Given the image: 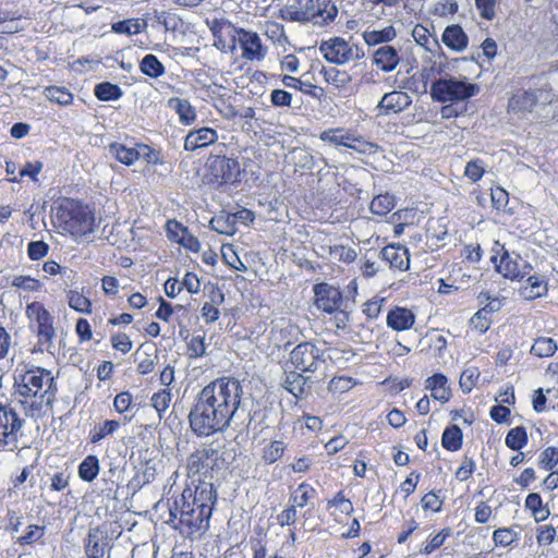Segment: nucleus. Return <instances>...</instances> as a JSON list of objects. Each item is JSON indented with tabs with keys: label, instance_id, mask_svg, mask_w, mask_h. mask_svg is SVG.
<instances>
[{
	"label": "nucleus",
	"instance_id": "nucleus-57",
	"mask_svg": "<svg viewBox=\"0 0 558 558\" xmlns=\"http://www.w3.org/2000/svg\"><path fill=\"white\" fill-rule=\"evenodd\" d=\"M210 227L213 230L220 234L232 235L236 228L232 221L231 215H219L210 220Z\"/></svg>",
	"mask_w": 558,
	"mask_h": 558
},
{
	"label": "nucleus",
	"instance_id": "nucleus-48",
	"mask_svg": "<svg viewBox=\"0 0 558 558\" xmlns=\"http://www.w3.org/2000/svg\"><path fill=\"white\" fill-rule=\"evenodd\" d=\"M287 450V445L282 440H270L262 450V459L266 464H272L279 461Z\"/></svg>",
	"mask_w": 558,
	"mask_h": 558
},
{
	"label": "nucleus",
	"instance_id": "nucleus-1",
	"mask_svg": "<svg viewBox=\"0 0 558 558\" xmlns=\"http://www.w3.org/2000/svg\"><path fill=\"white\" fill-rule=\"evenodd\" d=\"M242 384L233 376H221L208 383L196 395L190 410L191 430L198 437L227 430L242 403Z\"/></svg>",
	"mask_w": 558,
	"mask_h": 558
},
{
	"label": "nucleus",
	"instance_id": "nucleus-44",
	"mask_svg": "<svg viewBox=\"0 0 558 558\" xmlns=\"http://www.w3.org/2000/svg\"><path fill=\"white\" fill-rule=\"evenodd\" d=\"M11 287L21 291L20 295H22V292H25V293L40 292L43 290L44 284L37 278H34V277H31L27 275H20V276H15L12 279Z\"/></svg>",
	"mask_w": 558,
	"mask_h": 558
},
{
	"label": "nucleus",
	"instance_id": "nucleus-36",
	"mask_svg": "<svg viewBox=\"0 0 558 558\" xmlns=\"http://www.w3.org/2000/svg\"><path fill=\"white\" fill-rule=\"evenodd\" d=\"M327 510L335 509L331 512L332 515H337V511L347 517L351 515L354 511V507L352 501L345 496L343 489L337 492L332 498L328 499L326 502Z\"/></svg>",
	"mask_w": 558,
	"mask_h": 558
},
{
	"label": "nucleus",
	"instance_id": "nucleus-15",
	"mask_svg": "<svg viewBox=\"0 0 558 558\" xmlns=\"http://www.w3.org/2000/svg\"><path fill=\"white\" fill-rule=\"evenodd\" d=\"M233 29L242 50V59L247 61H262L267 53V49L263 45L258 34L242 27Z\"/></svg>",
	"mask_w": 558,
	"mask_h": 558
},
{
	"label": "nucleus",
	"instance_id": "nucleus-19",
	"mask_svg": "<svg viewBox=\"0 0 558 558\" xmlns=\"http://www.w3.org/2000/svg\"><path fill=\"white\" fill-rule=\"evenodd\" d=\"M218 132L209 126L191 130L184 138V150L195 151L208 147L218 141Z\"/></svg>",
	"mask_w": 558,
	"mask_h": 558
},
{
	"label": "nucleus",
	"instance_id": "nucleus-59",
	"mask_svg": "<svg viewBox=\"0 0 558 558\" xmlns=\"http://www.w3.org/2000/svg\"><path fill=\"white\" fill-rule=\"evenodd\" d=\"M43 162L39 160L35 161H27L21 169H20V178L13 177L10 178L9 181L13 183H17L21 181L22 178L28 177L32 181L36 182L38 181V174L43 170Z\"/></svg>",
	"mask_w": 558,
	"mask_h": 558
},
{
	"label": "nucleus",
	"instance_id": "nucleus-55",
	"mask_svg": "<svg viewBox=\"0 0 558 558\" xmlns=\"http://www.w3.org/2000/svg\"><path fill=\"white\" fill-rule=\"evenodd\" d=\"M395 207V199L389 194L375 196L369 205L371 211L378 216H385Z\"/></svg>",
	"mask_w": 558,
	"mask_h": 558
},
{
	"label": "nucleus",
	"instance_id": "nucleus-33",
	"mask_svg": "<svg viewBox=\"0 0 558 558\" xmlns=\"http://www.w3.org/2000/svg\"><path fill=\"white\" fill-rule=\"evenodd\" d=\"M173 395L171 388H160L150 397V405L156 411L158 418L162 420L171 405Z\"/></svg>",
	"mask_w": 558,
	"mask_h": 558
},
{
	"label": "nucleus",
	"instance_id": "nucleus-25",
	"mask_svg": "<svg viewBox=\"0 0 558 558\" xmlns=\"http://www.w3.org/2000/svg\"><path fill=\"white\" fill-rule=\"evenodd\" d=\"M411 97L405 92L393 90L383 96L379 101V108L386 114L398 113L407 109L411 105Z\"/></svg>",
	"mask_w": 558,
	"mask_h": 558
},
{
	"label": "nucleus",
	"instance_id": "nucleus-14",
	"mask_svg": "<svg viewBox=\"0 0 558 558\" xmlns=\"http://www.w3.org/2000/svg\"><path fill=\"white\" fill-rule=\"evenodd\" d=\"M538 92V89L532 88H518L513 90L508 98L507 113L523 117L533 112L539 101Z\"/></svg>",
	"mask_w": 558,
	"mask_h": 558
},
{
	"label": "nucleus",
	"instance_id": "nucleus-4",
	"mask_svg": "<svg viewBox=\"0 0 558 558\" xmlns=\"http://www.w3.org/2000/svg\"><path fill=\"white\" fill-rule=\"evenodd\" d=\"M56 226L63 234L82 239L92 234L97 227L95 208L72 197H63L54 208Z\"/></svg>",
	"mask_w": 558,
	"mask_h": 558
},
{
	"label": "nucleus",
	"instance_id": "nucleus-31",
	"mask_svg": "<svg viewBox=\"0 0 558 558\" xmlns=\"http://www.w3.org/2000/svg\"><path fill=\"white\" fill-rule=\"evenodd\" d=\"M100 462L97 456L88 454L77 466L78 477L86 483H92L98 476Z\"/></svg>",
	"mask_w": 558,
	"mask_h": 558
},
{
	"label": "nucleus",
	"instance_id": "nucleus-5",
	"mask_svg": "<svg viewBox=\"0 0 558 558\" xmlns=\"http://www.w3.org/2000/svg\"><path fill=\"white\" fill-rule=\"evenodd\" d=\"M338 15L335 0H290L283 5L278 17L288 22H313L325 26L332 23Z\"/></svg>",
	"mask_w": 558,
	"mask_h": 558
},
{
	"label": "nucleus",
	"instance_id": "nucleus-24",
	"mask_svg": "<svg viewBox=\"0 0 558 558\" xmlns=\"http://www.w3.org/2000/svg\"><path fill=\"white\" fill-rule=\"evenodd\" d=\"M441 40L448 49L457 52L465 50L469 45V37L459 24L447 26L442 32Z\"/></svg>",
	"mask_w": 558,
	"mask_h": 558
},
{
	"label": "nucleus",
	"instance_id": "nucleus-50",
	"mask_svg": "<svg viewBox=\"0 0 558 558\" xmlns=\"http://www.w3.org/2000/svg\"><path fill=\"white\" fill-rule=\"evenodd\" d=\"M330 256L340 263L352 264L357 258V252L354 247L343 244H335L329 247Z\"/></svg>",
	"mask_w": 558,
	"mask_h": 558
},
{
	"label": "nucleus",
	"instance_id": "nucleus-42",
	"mask_svg": "<svg viewBox=\"0 0 558 558\" xmlns=\"http://www.w3.org/2000/svg\"><path fill=\"white\" fill-rule=\"evenodd\" d=\"M558 350L557 342L549 337H538L531 347V354L536 357H550Z\"/></svg>",
	"mask_w": 558,
	"mask_h": 558
},
{
	"label": "nucleus",
	"instance_id": "nucleus-27",
	"mask_svg": "<svg viewBox=\"0 0 558 558\" xmlns=\"http://www.w3.org/2000/svg\"><path fill=\"white\" fill-rule=\"evenodd\" d=\"M88 294L89 290H86L84 287L81 289H70L65 291V298L69 307L80 314H92L93 302Z\"/></svg>",
	"mask_w": 558,
	"mask_h": 558
},
{
	"label": "nucleus",
	"instance_id": "nucleus-22",
	"mask_svg": "<svg viewBox=\"0 0 558 558\" xmlns=\"http://www.w3.org/2000/svg\"><path fill=\"white\" fill-rule=\"evenodd\" d=\"M520 292L525 300L530 301L546 296L548 293V279L542 274L530 275Z\"/></svg>",
	"mask_w": 558,
	"mask_h": 558
},
{
	"label": "nucleus",
	"instance_id": "nucleus-30",
	"mask_svg": "<svg viewBox=\"0 0 558 558\" xmlns=\"http://www.w3.org/2000/svg\"><path fill=\"white\" fill-rule=\"evenodd\" d=\"M110 154L121 163L131 166L141 157V151L137 148L126 147L124 144L114 142L109 145Z\"/></svg>",
	"mask_w": 558,
	"mask_h": 558
},
{
	"label": "nucleus",
	"instance_id": "nucleus-58",
	"mask_svg": "<svg viewBox=\"0 0 558 558\" xmlns=\"http://www.w3.org/2000/svg\"><path fill=\"white\" fill-rule=\"evenodd\" d=\"M386 302L385 298L379 295H375L374 298L367 300L362 305V312L366 316L367 319L374 320L377 319L383 311V306Z\"/></svg>",
	"mask_w": 558,
	"mask_h": 558
},
{
	"label": "nucleus",
	"instance_id": "nucleus-20",
	"mask_svg": "<svg viewBox=\"0 0 558 558\" xmlns=\"http://www.w3.org/2000/svg\"><path fill=\"white\" fill-rule=\"evenodd\" d=\"M108 547L107 532L100 526L92 527L84 539V551L87 558H102Z\"/></svg>",
	"mask_w": 558,
	"mask_h": 558
},
{
	"label": "nucleus",
	"instance_id": "nucleus-47",
	"mask_svg": "<svg viewBox=\"0 0 558 558\" xmlns=\"http://www.w3.org/2000/svg\"><path fill=\"white\" fill-rule=\"evenodd\" d=\"M357 385V380L351 376H333L327 384V390L331 395H343Z\"/></svg>",
	"mask_w": 558,
	"mask_h": 558
},
{
	"label": "nucleus",
	"instance_id": "nucleus-45",
	"mask_svg": "<svg viewBox=\"0 0 558 558\" xmlns=\"http://www.w3.org/2000/svg\"><path fill=\"white\" fill-rule=\"evenodd\" d=\"M134 408L133 396L130 391H121L113 399V409L121 415L124 416L126 421H131L134 416L132 412Z\"/></svg>",
	"mask_w": 558,
	"mask_h": 558
},
{
	"label": "nucleus",
	"instance_id": "nucleus-32",
	"mask_svg": "<svg viewBox=\"0 0 558 558\" xmlns=\"http://www.w3.org/2000/svg\"><path fill=\"white\" fill-rule=\"evenodd\" d=\"M463 433L458 425H450L445 428L441 436V446L450 452H456L462 448Z\"/></svg>",
	"mask_w": 558,
	"mask_h": 558
},
{
	"label": "nucleus",
	"instance_id": "nucleus-11",
	"mask_svg": "<svg viewBox=\"0 0 558 558\" xmlns=\"http://www.w3.org/2000/svg\"><path fill=\"white\" fill-rule=\"evenodd\" d=\"M319 51L328 62L333 64H345L364 57V51L357 45H350L344 38L338 36L324 40Z\"/></svg>",
	"mask_w": 558,
	"mask_h": 558
},
{
	"label": "nucleus",
	"instance_id": "nucleus-54",
	"mask_svg": "<svg viewBox=\"0 0 558 558\" xmlns=\"http://www.w3.org/2000/svg\"><path fill=\"white\" fill-rule=\"evenodd\" d=\"M558 464V447L549 446L541 451L537 459V466L541 470L553 471Z\"/></svg>",
	"mask_w": 558,
	"mask_h": 558
},
{
	"label": "nucleus",
	"instance_id": "nucleus-9",
	"mask_svg": "<svg viewBox=\"0 0 558 558\" xmlns=\"http://www.w3.org/2000/svg\"><path fill=\"white\" fill-rule=\"evenodd\" d=\"M220 452L214 444H203L190 453L186 460L189 477H198V483L213 478V472L219 468Z\"/></svg>",
	"mask_w": 558,
	"mask_h": 558
},
{
	"label": "nucleus",
	"instance_id": "nucleus-46",
	"mask_svg": "<svg viewBox=\"0 0 558 558\" xmlns=\"http://www.w3.org/2000/svg\"><path fill=\"white\" fill-rule=\"evenodd\" d=\"M529 436L524 426H515L511 428L505 438L506 446L513 450L519 451L527 445Z\"/></svg>",
	"mask_w": 558,
	"mask_h": 558
},
{
	"label": "nucleus",
	"instance_id": "nucleus-10",
	"mask_svg": "<svg viewBox=\"0 0 558 558\" xmlns=\"http://www.w3.org/2000/svg\"><path fill=\"white\" fill-rule=\"evenodd\" d=\"M480 92L477 84L459 81L453 77L439 78L430 86V96L435 101H463Z\"/></svg>",
	"mask_w": 558,
	"mask_h": 558
},
{
	"label": "nucleus",
	"instance_id": "nucleus-38",
	"mask_svg": "<svg viewBox=\"0 0 558 558\" xmlns=\"http://www.w3.org/2000/svg\"><path fill=\"white\" fill-rule=\"evenodd\" d=\"M121 426L118 420H106L104 423L95 425L89 430V441L92 444H98L107 436L113 435Z\"/></svg>",
	"mask_w": 558,
	"mask_h": 558
},
{
	"label": "nucleus",
	"instance_id": "nucleus-28",
	"mask_svg": "<svg viewBox=\"0 0 558 558\" xmlns=\"http://www.w3.org/2000/svg\"><path fill=\"white\" fill-rule=\"evenodd\" d=\"M307 378L300 371L286 373L282 387L292 396L300 399L305 393Z\"/></svg>",
	"mask_w": 558,
	"mask_h": 558
},
{
	"label": "nucleus",
	"instance_id": "nucleus-40",
	"mask_svg": "<svg viewBox=\"0 0 558 558\" xmlns=\"http://www.w3.org/2000/svg\"><path fill=\"white\" fill-rule=\"evenodd\" d=\"M141 72L150 77L158 78L166 73L165 65L155 54H146L140 62Z\"/></svg>",
	"mask_w": 558,
	"mask_h": 558
},
{
	"label": "nucleus",
	"instance_id": "nucleus-64",
	"mask_svg": "<svg viewBox=\"0 0 558 558\" xmlns=\"http://www.w3.org/2000/svg\"><path fill=\"white\" fill-rule=\"evenodd\" d=\"M421 505L424 511L438 513L442 509L444 500L436 492L430 490L422 497Z\"/></svg>",
	"mask_w": 558,
	"mask_h": 558
},
{
	"label": "nucleus",
	"instance_id": "nucleus-13",
	"mask_svg": "<svg viewBox=\"0 0 558 558\" xmlns=\"http://www.w3.org/2000/svg\"><path fill=\"white\" fill-rule=\"evenodd\" d=\"M23 424L24 420L10 404L0 402V448L10 447L12 450L17 447Z\"/></svg>",
	"mask_w": 558,
	"mask_h": 558
},
{
	"label": "nucleus",
	"instance_id": "nucleus-63",
	"mask_svg": "<svg viewBox=\"0 0 558 558\" xmlns=\"http://www.w3.org/2000/svg\"><path fill=\"white\" fill-rule=\"evenodd\" d=\"M70 481L71 472L69 469H63L51 475L49 488L52 492H63L70 486Z\"/></svg>",
	"mask_w": 558,
	"mask_h": 558
},
{
	"label": "nucleus",
	"instance_id": "nucleus-3",
	"mask_svg": "<svg viewBox=\"0 0 558 558\" xmlns=\"http://www.w3.org/2000/svg\"><path fill=\"white\" fill-rule=\"evenodd\" d=\"M216 501L217 492L213 483L187 485L171 511L173 529L186 538L201 536L209 527Z\"/></svg>",
	"mask_w": 558,
	"mask_h": 558
},
{
	"label": "nucleus",
	"instance_id": "nucleus-56",
	"mask_svg": "<svg viewBox=\"0 0 558 558\" xmlns=\"http://www.w3.org/2000/svg\"><path fill=\"white\" fill-rule=\"evenodd\" d=\"M205 335H193L186 342V356L191 360L203 357L206 354Z\"/></svg>",
	"mask_w": 558,
	"mask_h": 558
},
{
	"label": "nucleus",
	"instance_id": "nucleus-16",
	"mask_svg": "<svg viewBox=\"0 0 558 558\" xmlns=\"http://www.w3.org/2000/svg\"><path fill=\"white\" fill-rule=\"evenodd\" d=\"M317 489L308 482H301L295 488L290 489L289 502L296 509L304 510L302 517L307 519L314 512Z\"/></svg>",
	"mask_w": 558,
	"mask_h": 558
},
{
	"label": "nucleus",
	"instance_id": "nucleus-2",
	"mask_svg": "<svg viewBox=\"0 0 558 558\" xmlns=\"http://www.w3.org/2000/svg\"><path fill=\"white\" fill-rule=\"evenodd\" d=\"M58 384L50 369L33 364L19 365L14 374L13 401L24 414L43 418L57 401Z\"/></svg>",
	"mask_w": 558,
	"mask_h": 558
},
{
	"label": "nucleus",
	"instance_id": "nucleus-34",
	"mask_svg": "<svg viewBox=\"0 0 558 558\" xmlns=\"http://www.w3.org/2000/svg\"><path fill=\"white\" fill-rule=\"evenodd\" d=\"M263 32L267 39H269L274 45L283 47L289 43V38L286 34L283 24L277 21H265L263 25Z\"/></svg>",
	"mask_w": 558,
	"mask_h": 558
},
{
	"label": "nucleus",
	"instance_id": "nucleus-8",
	"mask_svg": "<svg viewBox=\"0 0 558 558\" xmlns=\"http://www.w3.org/2000/svg\"><path fill=\"white\" fill-rule=\"evenodd\" d=\"M490 262L497 274L510 281H521L532 270V265L519 254L509 252L505 245L495 243Z\"/></svg>",
	"mask_w": 558,
	"mask_h": 558
},
{
	"label": "nucleus",
	"instance_id": "nucleus-52",
	"mask_svg": "<svg viewBox=\"0 0 558 558\" xmlns=\"http://www.w3.org/2000/svg\"><path fill=\"white\" fill-rule=\"evenodd\" d=\"M451 535L449 527L441 529L437 534L429 535L425 545L421 548V553L424 555H430L439 549Z\"/></svg>",
	"mask_w": 558,
	"mask_h": 558
},
{
	"label": "nucleus",
	"instance_id": "nucleus-35",
	"mask_svg": "<svg viewBox=\"0 0 558 558\" xmlns=\"http://www.w3.org/2000/svg\"><path fill=\"white\" fill-rule=\"evenodd\" d=\"M324 80L335 86L339 90L347 89L351 84V76L345 70H339L337 68H324L322 70Z\"/></svg>",
	"mask_w": 558,
	"mask_h": 558
},
{
	"label": "nucleus",
	"instance_id": "nucleus-41",
	"mask_svg": "<svg viewBox=\"0 0 558 558\" xmlns=\"http://www.w3.org/2000/svg\"><path fill=\"white\" fill-rule=\"evenodd\" d=\"M94 95L100 101L118 100L123 96V90L117 84L101 82L94 87Z\"/></svg>",
	"mask_w": 558,
	"mask_h": 558
},
{
	"label": "nucleus",
	"instance_id": "nucleus-39",
	"mask_svg": "<svg viewBox=\"0 0 558 558\" xmlns=\"http://www.w3.org/2000/svg\"><path fill=\"white\" fill-rule=\"evenodd\" d=\"M225 300L223 293L219 290L213 291L211 302H205L201 308L202 318L206 324H213L219 319L220 312L216 304L222 303Z\"/></svg>",
	"mask_w": 558,
	"mask_h": 558
},
{
	"label": "nucleus",
	"instance_id": "nucleus-62",
	"mask_svg": "<svg viewBox=\"0 0 558 558\" xmlns=\"http://www.w3.org/2000/svg\"><path fill=\"white\" fill-rule=\"evenodd\" d=\"M476 470V462L473 457L464 456L460 466L454 472V477L459 482H466L470 480Z\"/></svg>",
	"mask_w": 558,
	"mask_h": 558
},
{
	"label": "nucleus",
	"instance_id": "nucleus-49",
	"mask_svg": "<svg viewBox=\"0 0 558 558\" xmlns=\"http://www.w3.org/2000/svg\"><path fill=\"white\" fill-rule=\"evenodd\" d=\"M171 101H174L173 106L177 114L179 116L180 122L183 125H191L195 122L197 118V113L195 108L191 105V102L186 99L174 98Z\"/></svg>",
	"mask_w": 558,
	"mask_h": 558
},
{
	"label": "nucleus",
	"instance_id": "nucleus-23",
	"mask_svg": "<svg viewBox=\"0 0 558 558\" xmlns=\"http://www.w3.org/2000/svg\"><path fill=\"white\" fill-rule=\"evenodd\" d=\"M425 388L430 390L434 400L447 403L452 397L451 389L448 385V378L442 373H435L425 381Z\"/></svg>",
	"mask_w": 558,
	"mask_h": 558
},
{
	"label": "nucleus",
	"instance_id": "nucleus-12",
	"mask_svg": "<svg viewBox=\"0 0 558 558\" xmlns=\"http://www.w3.org/2000/svg\"><path fill=\"white\" fill-rule=\"evenodd\" d=\"M324 352L311 341H304L295 345L289 354V361L296 371L314 373L324 362Z\"/></svg>",
	"mask_w": 558,
	"mask_h": 558
},
{
	"label": "nucleus",
	"instance_id": "nucleus-29",
	"mask_svg": "<svg viewBox=\"0 0 558 558\" xmlns=\"http://www.w3.org/2000/svg\"><path fill=\"white\" fill-rule=\"evenodd\" d=\"M524 507L536 522L545 521L550 515L549 508L543 504L538 493H530L525 498Z\"/></svg>",
	"mask_w": 558,
	"mask_h": 558
},
{
	"label": "nucleus",
	"instance_id": "nucleus-43",
	"mask_svg": "<svg viewBox=\"0 0 558 558\" xmlns=\"http://www.w3.org/2000/svg\"><path fill=\"white\" fill-rule=\"evenodd\" d=\"M44 95L51 102L58 104L63 107L71 105L74 100V95L66 87L63 86H47L44 90Z\"/></svg>",
	"mask_w": 558,
	"mask_h": 558
},
{
	"label": "nucleus",
	"instance_id": "nucleus-7",
	"mask_svg": "<svg viewBox=\"0 0 558 558\" xmlns=\"http://www.w3.org/2000/svg\"><path fill=\"white\" fill-rule=\"evenodd\" d=\"M241 165L238 158L226 155H211L205 165L204 180L207 184L220 187L235 184L241 180Z\"/></svg>",
	"mask_w": 558,
	"mask_h": 558
},
{
	"label": "nucleus",
	"instance_id": "nucleus-17",
	"mask_svg": "<svg viewBox=\"0 0 558 558\" xmlns=\"http://www.w3.org/2000/svg\"><path fill=\"white\" fill-rule=\"evenodd\" d=\"M316 307L327 314L340 310L343 303L342 292L328 283L322 282L314 286Z\"/></svg>",
	"mask_w": 558,
	"mask_h": 558
},
{
	"label": "nucleus",
	"instance_id": "nucleus-18",
	"mask_svg": "<svg viewBox=\"0 0 558 558\" xmlns=\"http://www.w3.org/2000/svg\"><path fill=\"white\" fill-rule=\"evenodd\" d=\"M416 322V315L412 308L401 305H393L386 316V325L396 332L411 330Z\"/></svg>",
	"mask_w": 558,
	"mask_h": 558
},
{
	"label": "nucleus",
	"instance_id": "nucleus-37",
	"mask_svg": "<svg viewBox=\"0 0 558 558\" xmlns=\"http://www.w3.org/2000/svg\"><path fill=\"white\" fill-rule=\"evenodd\" d=\"M397 32L392 25L386 26L379 31H365L362 34L363 40L368 46H376L393 40Z\"/></svg>",
	"mask_w": 558,
	"mask_h": 558
},
{
	"label": "nucleus",
	"instance_id": "nucleus-51",
	"mask_svg": "<svg viewBox=\"0 0 558 558\" xmlns=\"http://www.w3.org/2000/svg\"><path fill=\"white\" fill-rule=\"evenodd\" d=\"M492 317L486 315L485 308H480L471 318L469 322L470 329L477 333V335H484L487 332L492 326Z\"/></svg>",
	"mask_w": 558,
	"mask_h": 558
},
{
	"label": "nucleus",
	"instance_id": "nucleus-26",
	"mask_svg": "<svg viewBox=\"0 0 558 558\" xmlns=\"http://www.w3.org/2000/svg\"><path fill=\"white\" fill-rule=\"evenodd\" d=\"M373 62L383 72H391L398 66L400 56L395 47L385 45L375 50Z\"/></svg>",
	"mask_w": 558,
	"mask_h": 558
},
{
	"label": "nucleus",
	"instance_id": "nucleus-53",
	"mask_svg": "<svg viewBox=\"0 0 558 558\" xmlns=\"http://www.w3.org/2000/svg\"><path fill=\"white\" fill-rule=\"evenodd\" d=\"M412 36L415 43L427 51H433V46L437 45V40L433 37L429 29L422 24H416L413 27Z\"/></svg>",
	"mask_w": 558,
	"mask_h": 558
},
{
	"label": "nucleus",
	"instance_id": "nucleus-61",
	"mask_svg": "<svg viewBox=\"0 0 558 558\" xmlns=\"http://www.w3.org/2000/svg\"><path fill=\"white\" fill-rule=\"evenodd\" d=\"M459 10L456 0H441L434 4L430 14L438 17H448L454 15Z\"/></svg>",
	"mask_w": 558,
	"mask_h": 558
},
{
	"label": "nucleus",
	"instance_id": "nucleus-6",
	"mask_svg": "<svg viewBox=\"0 0 558 558\" xmlns=\"http://www.w3.org/2000/svg\"><path fill=\"white\" fill-rule=\"evenodd\" d=\"M29 329L37 337L40 352L49 351L56 338L54 317L41 302L33 301L25 307Z\"/></svg>",
	"mask_w": 558,
	"mask_h": 558
},
{
	"label": "nucleus",
	"instance_id": "nucleus-21",
	"mask_svg": "<svg viewBox=\"0 0 558 558\" xmlns=\"http://www.w3.org/2000/svg\"><path fill=\"white\" fill-rule=\"evenodd\" d=\"M381 257L391 268L405 271L410 266L409 250L400 244L386 245L381 252Z\"/></svg>",
	"mask_w": 558,
	"mask_h": 558
},
{
	"label": "nucleus",
	"instance_id": "nucleus-60",
	"mask_svg": "<svg viewBox=\"0 0 558 558\" xmlns=\"http://www.w3.org/2000/svg\"><path fill=\"white\" fill-rule=\"evenodd\" d=\"M485 172V162L480 158L470 160L464 168V177L472 183L478 182L484 177Z\"/></svg>",
	"mask_w": 558,
	"mask_h": 558
}]
</instances>
